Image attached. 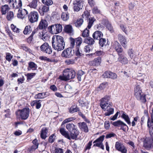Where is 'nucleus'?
<instances>
[{
	"label": "nucleus",
	"mask_w": 153,
	"mask_h": 153,
	"mask_svg": "<svg viewBox=\"0 0 153 153\" xmlns=\"http://www.w3.org/2000/svg\"><path fill=\"white\" fill-rule=\"evenodd\" d=\"M52 43L53 48L58 51L62 50L65 48V43L63 38L61 36H53L52 38Z\"/></svg>",
	"instance_id": "nucleus-1"
},
{
	"label": "nucleus",
	"mask_w": 153,
	"mask_h": 153,
	"mask_svg": "<svg viewBox=\"0 0 153 153\" xmlns=\"http://www.w3.org/2000/svg\"><path fill=\"white\" fill-rule=\"evenodd\" d=\"M59 131L62 135L69 140L76 139L79 133V131L76 129V128L70 131V134L68 131H66L65 129L63 128L60 129Z\"/></svg>",
	"instance_id": "nucleus-2"
},
{
	"label": "nucleus",
	"mask_w": 153,
	"mask_h": 153,
	"mask_svg": "<svg viewBox=\"0 0 153 153\" xmlns=\"http://www.w3.org/2000/svg\"><path fill=\"white\" fill-rule=\"evenodd\" d=\"M134 95L137 100L144 103L146 102V95L142 92V89L140 85L137 84L134 87Z\"/></svg>",
	"instance_id": "nucleus-3"
},
{
	"label": "nucleus",
	"mask_w": 153,
	"mask_h": 153,
	"mask_svg": "<svg viewBox=\"0 0 153 153\" xmlns=\"http://www.w3.org/2000/svg\"><path fill=\"white\" fill-rule=\"evenodd\" d=\"M75 75L76 73L74 70L66 69L63 71V75L60 76L59 78L62 80L66 81L74 78Z\"/></svg>",
	"instance_id": "nucleus-4"
},
{
	"label": "nucleus",
	"mask_w": 153,
	"mask_h": 153,
	"mask_svg": "<svg viewBox=\"0 0 153 153\" xmlns=\"http://www.w3.org/2000/svg\"><path fill=\"white\" fill-rule=\"evenodd\" d=\"M62 29L61 25L60 24H54L48 27L49 32L53 34H56L61 32Z\"/></svg>",
	"instance_id": "nucleus-5"
},
{
	"label": "nucleus",
	"mask_w": 153,
	"mask_h": 153,
	"mask_svg": "<svg viewBox=\"0 0 153 153\" xmlns=\"http://www.w3.org/2000/svg\"><path fill=\"white\" fill-rule=\"evenodd\" d=\"M30 113V109L28 108H24L22 110H18L16 112L17 115H19L21 118L25 120L28 118Z\"/></svg>",
	"instance_id": "nucleus-6"
},
{
	"label": "nucleus",
	"mask_w": 153,
	"mask_h": 153,
	"mask_svg": "<svg viewBox=\"0 0 153 153\" xmlns=\"http://www.w3.org/2000/svg\"><path fill=\"white\" fill-rule=\"evenodd\" d=\"M111 97L109 95H105L100 100V105L102 109H105V107L112 105V103L110 102Z\"/></svg>",
	"instance_id": "nucleus-7"
},
{
	"label": "nucleus",
	"mask_w": 153,
	"mask_h": 153,
	"mask_svg": "<svg viewBox=\"0 0 153 153\" xmlns=\"http://www.w3.org/2000/svg\"><path fill=\"white\" fill-rule=\"evenodd\" d=\"M71 42V47L72 48L74 47L75 42H76V47L79 48V47L82 42V39L81 37H78L75 39L72 37L69 39Z\"/></svg>",
	"instance_id": "nucleus-8"
},
{
	"label": "nucleus",
	"mask_w": 153,
	"mask_h": 153,
	"mask_svg": "<svg viewBox=\"0 0 153 153\" xmlns=\"http://www.w3.org/2000/svg\"><path fill=\"white\" fill-rule=\"evenodd\" d=\"M40 48L41 51L44 53L48 54H51L52 51L51 46H49L48 44L46 42L44 43L41 46Z\"/></svg>",
	"instance_id": "nucleus-9"
},
{
	"label": "nucleus",
	"mask_w": 153,
	"mask_h": 153,
	"mask_svg": "<svg viewBox=\"0 0 153 153\" xmlns=\"http://www.w3.org/2000/svg\"><path fill=\"white\" fill-rule=\"evenodd\" d=\"M39 18L38 13L35 11L31 12L28 16L29 21L32 23L38 21Z\"/></svg>",
	"instance_id": "nucleus-10"
},
{
	"label": "nucleus",
	"mask_w": 153,
	"mask_h": 153,
	"mask_svg": "<svg viewBox=\"0 0 153 153\" xmlns=\"http://www.w3.org/2000/svg\"><path fill=\"white\" fill-rule=\"evenodd\" d=\"M112 124L115 127H120V129L125 131L126 129V127L128 128L127 125L123 122L120 120H118L117 121L112 122H111Z\"/></svg>",
	"instance_id": "nucleus-11"
},
{
	"label": "nucleus",
	"mask_w": 153,
	"mask_h": 153,
	"mask_svg": "<svg viewBox=\"0 0 153 153\" xmlns=\"http://www.w3.org/2000/svg\"><path fill=\"white\" fill-rule=\"evenodd\" d=\"M83 1L82 0H76L74 2L73 8L75 11L78 12L81 9L83 6Z\"/></svg>",
	"instance_id": "nucleus-12"
},
{
	"label": "nucleus",
	"mask_w": 153,
	"mask_h": 153,
	"mask_svg": "<svg viewBox=\"0 0 153 153\" xmlns=\"http://www.w3.org/2000/svg\"><path fill=\"white\" fill-rule=\"evenodd\" d=\"M143 146L147 150L150 149L152 147L153 142L149 138H143Z\"/></svg>",
	"instance_id": "nucleus-13"
},
{
	"label": "nucleus",
	"mask_w": 153,
	"mask_h": 153,
	"mask_svg": "<svg viewBox=\"0 0 153 153\" xmlns=\"http://www.w3.org/2000/svg\"><path fill=\"white\" fill-rule=\"evenodd\" d=\"M72 47H69L63 51L62 53V56L69 58L71 57L74 53V51H72Z\"/></svg>",
	"instance_id": "nucleus-14"
},
{
	"label": "nucleus",
	"mask_w": 153,
	"mask_h": 153,
	"mask_svg": "<svg viewBox=\"0 0 153 153\" xmlns=\"http://www.w3.org/2000/svg\"><path fill=\"white\" fill-rule=\"evenodd\" d=\"M48 25V23L45 19H42L39 22L37 28L41 30L45 29L47 28Z\"/></svg>",
	"instance_id": "nucleus-15"
},
{
	"label": "nucleus",
	"mask_w": 153,
	"mask_h": 153,
	"mask_svg": "<svg viewBox=\"0 0 153 153\" xmlns=\"http://www.w3.org/2000/svg\"><path fill=\"white\" fill-rule=\"evenodd\" d=\"M113 47L118 54L122 52L123 50L121 45L117 41H115L113 44Z\"/></svg>",
	"instance_id": "nucleus-16"
},
{
	"label": "nucleus",
	"mask_w": 153,
	"mask_h": 153,
	"mask_svg": "<svg viewBox=\"0 0 153 153\" xmlns=\"http://www.w3.org/2000/svg\"><path fill=\"white\" fill-rule=\"evenodd\" d=\"M101 59L100 56L95 59L94 60L90 61L89 64L91 66H98L100 64Z\"/></svg>",
	"instance_id": "nucleus-17"
},
{
	"label": "nucleus",
	"mask_w": 153,
	"mask_h": 153,
	"mask_svg": "<svg viewBox=\"0 0 153 153\" xmlns=\"http://www.w3.org/2000/svg\"><path fill=\"white\" fill-rule=\"evenodd\" d=\"M12 4L13 8L17 9L21 7L22 6V2L21 0H13Z\"/></svg>",
	"instance_id": "nucleus-18"
},
{
	"label": "nucleus",
	"mask_w": 153,
	"mask_h": 153,
	"mask_svg": "<svg viewBox=\"0 0 153 153\" xmlns=\"http://www.w3.org/2000/svg\"><path fill=\"white\" fill-rule=\"evenodd\" d=\"M28 12L25 9L21 10L20 9L18 10V13L17 14V16L18 18L23 19L25 16L27 14Z\"/></svg>",
	"instance_id": "nucleus-19"
},
{
	"label": "nucleus",
	"mask_w": 153,
	"mask_h": 153,
	"mask_svg": "<svg viewBox=\"0 0 153 153\" xmlns=\"http://www.w3.org/2000/svg\"><path fill=\"white\" fill-rule=\"evenodd\" d=\"M118 38L122 46L124 48H126L127 42L126 41L125 37L122 34H119L118 35Z\"/></svg>",
	"instance_id": "nucleus-20"
},
{
	"label": "nucleus",
	"mask_w": 153,
	"mask_h": 153,
	"mask_svg": "<svg viewBox=\"0 0 153 153\" xmlns=\"http://www.w3.org/2000/svg\"><path fill=\"white\" fill-rule=\"evenodd\" d=\"M78 125L79 128L82 131L85 132L88 131V127L86 123L85 122H80L78 123Z\"/></svg>",
	"instance_id": "nucleus-21"
},
{
	"label": "nucleus",
	"mask_w": 153,
	"mask_h": 153,
	"mask_svg": "<svg viewBox=\"0 0 153 153\" xmlns=\"http://www.w3.org/2000/svg\"><path fill=\"white\" fill-rule=\"evenodd\" d=\"M112 105L109 106H106L105 107V109H103L104 111H106L105 113V115L106 116H109L112 114L114 113V109L111 108Z\"/></svg>",
	"instance_id": "nucleus-22"
},
{
	"label": "nucleus",
	"mask_w": 153,
	"mask_h": 153,
	"mask_svg": "<svg viewBox=\"0 0 153 153\" xmlns=\"http://www.w3.org/2000/svg\"><path fill=\"white\" fill-rule=\"evenodd\" d=\"M103 36L102 32L99 31H96L93 34L92 36L94 39L99 40Z\"/></svg>",
	"instance_id": "nucleus-23"
},
{
	"label": "nucleus",
	"mask_w": 153,
	"mask_h": 153,
	"mask_svg": "<svg viewBox=\"0 0 153 153\" xmlns=\"http://www.w3.org/2000/svg\"><path fill=\"white\" fill-rule=\"evenodd\" d=\"M102 23L105 25L106 28L111 33H112L114 32L113 27L111 24L108 22V20L106 19H104L103 20Z\"/></svg>",
	"instance_id": "nucleus-24"
},
{
	"label": "nucleus",
	"mask_w": 153,
	"mask_h": 153,
	"mask_svg": "<svg viewBox=\"0 0 153 153\" xmlns=\"http://www.w3.org/2000/svg\"><path fill=\"white\" fill-rule=\"evenodd\" d=\"M42 100H40L33 101L31 103V105L32 106H36V108L37 109H39L41 106V103Z\"/></svg>",
	"instance_id": "nucleus-25"
},
{
	"label": "nucleus",
	"mask_w": 153,
	"mask_h": 153,
	"mask_svg": "<svg viewBox=\"0 0 153 153\" xmlns=\"http://www.w3.org/2000/svg\"><path fill=\"white\" fill-rule=\"evenodd\" d=\"M48 129L46 127L43 128L41 130L40 136L42 139H45L47 137V134L48 132Z\"/></svg>",
	"instance_id": "nucleus-26"
},
{
	"label": "nucleus",
	"mask_w": 153,
	"mask_h": 153,
	"mask_svg": "<svg viewBox=\"0 0 153 153\" xmlns=\"http://www.w3.org/2000/svg\"><path fill=\"white\" fill-rule=\"evenodd\" d=\"M49 10V7L45 5H43L42 7H40L39 12L41 16H43L45 13L47 12Z\"/></svg>",
	"instance_id": "nucleus-27"
},
{
	"label": "nucleus",
	"mask_w": 153,
	"mask_h": 153,
	"mask_svg": "<svg viewBox=\"0 0 153 153\" xmlns=\"http://www.w3.org/2000/svg\"><path fill=\"white\" fill-rule=\"evenodd\" d=\"M119 61L123 64H126L128 63V60L126 57L121 54H119Z\"/></svg>",
	"instance_id": "nucleus-28"
},
{
	"label": "nucleus",
	"mask_w": 153,
	"mask_h": 153,
	"mask_svg": "<svg viewBox=\"0 0 153 153\" xmlns=\"http://www.w3.org/2000/svg\"><path fill=\"white\" fill-rule=\"evenodd\" d=\"M10 9V8L7 4L2 6L1 7V12L2 14H5Z\"/></svg>",
	"instance_id": "nucleus-29"
},
{
	"label": "nucleus",
	"mask_w": 153,
	"mask_h": 153,
	"mask_svg": "<svg viewBox=\"0 0 153 153\" xmlns=\"http://www.w3.org/2000/svg\"><path fill=\"white\" fill-rule=\"evenodd\" d=\"M85 73L81 70H79L77 74V78L79 81H80L82 79L84 78Z\"/></svg>",
	"instance_id": "nucleus-30"
},
{
	"label": "nucleus",
	"mask_w": 153,
	"mask_h": 153,
	"mask_svg": "<svg viewBox=\"0 0 153 153\" xmlns=\"http://www.w3.org/2000/svg\"><path fill=\"white\" fill-rule=\"evenodd\" d=\"M64 30L65 32L68 33H71L73 31L72 27L70 25H65L64 28Z\"/></svg>",
	"instance_id": "nucleus-31"
},
{
	"label": "nucleus",
	"mask_w": 153,
	"mask_h": 153,
	"mask_svg": "<svg viewBox=\"0 0 153 153\" xmlns=\"http://www.w3.org/2000/svg\"><path fill=\"white\" fill-rule=\"evenodd\" d=\"M69 13L67 12H63L61 14V19L64 21L68 20L69 18Z\"/></svg>",
	"instance_id": "nucleus-32"
},
{
	"label": "nucleus",
	"mask_w": 153,
	"mask_h": 153,
	"mask_svg": "<svg viewBox=\"0 0 153 153\" xmlns=\"http://www.w3.org/2000/svg\"><path fill=\"white\" fill-rule=\"evenodd\" d=\"M39 0H32V1L28 5L30 8L36 9L37 5Z\"/></svg>",
	"instance_id": "nucleus-33"
},
{
	"label": "nucleus",
	"mask_w": 153,
	"mask_h": 153,
	"mask_svg": "<svg viewBox=\"0 0 153 153\" xmlns=\"http://www.w3.org/2000/svg\"><path fill=\"white\" fill-rule=\"evenodd\" d=\"M121 117L129 125L131 124L130 119L129 116L126 113H123L122 114Z\"/></svg>",
	"instance_id": "nucleus-34"
},
{
	"label": "nucleus",
	"mask_w": 153,
	"mask_h": 153,
	"mask_svg": "<svg viewBox=\"0 0 153 153\" xmlns=\"http://www.w3.org/2000/svg\"><path fill=\"white\" fill-rule=\"evenodd\" d=\"M37 65L33 62H30L28 63V69L30 68L32 70H35L37 69Z\"/></svg>",
	"instance_id": "nucleus-35"
},
{
	"label": "nucleus",
	"mask_w": 153,
	"mask_h": 153,
	"mask_svg": "<svg viewBox=\"0 0 153 153\" xmlns=\"http://www.w3.org/2000/svg\"><path fill=\"white\" fill-rule=\"evenodd\" d=\"M66 128L69 131L76 128V126L73 123H68L66 125Z\"/></svg>",
	"instance_id": "nucleus-36"
},
{
	"label": "nucleus",
	"mask_w": 153,
	"mask_h": 153,
	"mask_svg": "<svg viewBox=\"0 0 153 153\" xmlns=\"http://www.w3.org/2000/svg\"><path fill=\"white\" fill-rule=\"evenodd\" d=\"M32 31V29L30 26H26L23 31V33L25 35L30 33Z\"/></svg>",
	"instance_id": "nucleus-37"
},
{
	"label": "nucleus",
	"mask_w": 153,
	"mask_h": 153,
	"mask_svg": "<svg viewBox=\"0 0 153 153\" xmlns=\"http://www.w3.org/2000/svg\"><path fill=\"white\" fill-rule=\"evenodd\" d=\"M107 44V43L105 39L102 38L99 39V44L101 47L105 46Z\"/></svg>",
	"instance_id": "nucleus-38"
},
{
	"label": "nucleus",
	"mask_w": 153,
	"mask_h": 153,
	"mask_svg": "<svg viewBox=\"0 0 153 153\" xmlns=\"http://www.w3.org/2000/svg\"><path fill=\"white\" fill-rule=\"evenodd\" d=\"M147 120V126H149V123L150 122V120L149 117L143 116L141 118V125L143 124L145 121Z\"/></svg>",
	"instance_id": "nucleus-39"
},
{
	"label": "nucleus",
	"mask_w": 153,
	"mask_h": 153,
	"mask_svg": "<svg viewBox=\"0 0 153 153\" xmlns=\"http://www.w3.org/2000/svg\"><path fill=\"white\" fill-rule=\"evenodd\" d=\"M45 32L44 30H42V39L44 41H46L48 39L49 36L48 33H45Z\"/></svg>",
	"instance_id": "nucleus-40"
},
{
	"label": "nucleus",
	"mask_w": 153,
	"mask_h": 153,
	"mask_svg": "<svg viewBox=\"0 0 153 153\" xmlns=\"http://www.w3.org/2000/svg\"><path fill=\"white\" fill-rule=\"evenodd\" d=\"M85 41L86 43L90 45H93L95 42L94 39L90 37L85 39Z\"/></svg>",
	"instance_id": "nucleus-41"
},
{
	"label": "nucleus",
	"mask_w": 153,
	"mask_h": 153,
	"mask_svg": "<svg viewBox=\"0 0 153 153\" xmlns=\"http://www.w3.org/2000/svg\"><path fill=\"white\" fill-rule=\"evenodd\" d=\"M14 16L13 12L10 11L7 13V18L9 21H11L14 18Z\"/></svg>",
	"instance_id": "nucleus-42"
},
{
	"label": "nucleus",
	"mask_w": 153,
	"mask_h": 153,
	"mask_svg": "<svg viewBox=\"0 0 153 153\" xmlns=\"http://www.w3.org/2000/svg\"><path fill=\"white\" fill-rule=\"evenodd\" d=\"M79 110V108L76 106H71L69 109V112L71 113H73L76 112Z\"/></svg>",
	"instance_id": "nucleus-43"
},
{
	"label": "nucleus",
	"mask_w": 153,
	"mask_h": 153,
	"mask_svg": "<svg viewBox=\"0 0 153 153\" xmlns=\"http://www.w3.org/2000/svg\"><path fill=\"white\" fill-rule=\"evenodd\" d=\"M83 22V21L82 19H79L74 23V24L76 26L79 27L82 25Z\"/></svg>",
	"instance_id": "nucleus-44"
},
{
	"label": "nucleus",
	"mask_w": 153,
	"mask_h": 153,
	"mask_svg": "<svg viewBox=\"0 0 153 153\" xmlns=\"http://www.w3.org/2000/svg\"><path fill=\"white\" fill-rule=\"evenodd\" d=\"M42 3L47 6L52 5L53 4L52 0H42Z\"/></svg>",
	"instance_id": "nucleus-45"
},
{
	"label": "nucleus",
	"mask_w": 153,
	"mask_h": 153,
	"mask_svg": "<svg viewBox=\"0 0 153 153\" xmlns=\"http://www.w3.org/2000/svg\"><path fill=\"white\" fill-rule=\"evenodd\" d=\"M94 18H89L88 20V25L87 26V27L88 29H90L92 26L94 22Z\"/></svg>",
	"instance_id": "nucleus-46"
},
{
	"label": "nucleus",
	"mask_w": 153,
	"mask_h": 153,
	"mask_svg": "<svg viewBox=\"0 0 153 153\" xmlns=\"http://www.w3.org/2000/svg\"><path fill=\"white\" fill-rule=\"evenodd\" d=\"M20 48L29 53H30L32 52L31 50L27 46H25V45H22L20 46Z\"/></svg>",
	"instance_id": "nucleus-47"
},
{
	"label": "nucleus",
	"mask_w": 153,
	"mask_h": 153,
	"mask_svg": "<svg viewBox=\"0 0 153 153\" xmlns=\"http://www.w3.org/2000/svg\"><path fill=\"white\" fill-rule=\"evenodd\" d=\"M124 145L121 143L117 141L115 145V149L118 151Z\"/></svg>",
	"instance_id": "nucleus-48"
},
{
	"label": "nucleus",
	"mask_w": 153,
	"mask_h": 153,
	"mask_svg": "<svg viewBox=\"0 0 153 153\" xmlns=\"http://www.w3.org/2000/svg\"><path fill=\"white\" fill-rule=\"evenodd\" d=\"M75 119L76 118L75 117H71L66 118L62 122V124H64L71 121L74 120H75Z\"/></svg>",
	"instance_id": "nucleus-49"
},
{
	"label": "nucleus",
	"mask_w": 153,
	"mask_h": 153,
	"mask_svg": "<svg viewBox=\"0 0 153 153\" xmlns=\"http://www.w3.org/2000/svg\"><path fill=\"white\" fill-rule=\"evenodd\" d=\"M109 75V78H111L113 79H115L117 78V75L115 73L110 71Z\"/></svg>",
	"instance_id": "nucleus-50"
},
{
	"label": "nucleus",
	"mask_w": 153,
	"mask_h": 153,
	"mask_svg": "<svg viewBox=\"0 0 153 153\" xmlns=\"http://www.w3.org/2000/svg\"><path fill=\"white\" fill-rule=\"evenodd\" d=\"M34 98L36 99H42L44 98L42 93H40L36 94L34 96Z\"/></svg>",
	"instance_id": "nucleus-51"
},
{
	"label": "nucleus",
	"mask_w": 153,
	"mask_h": 153,
	"mask_svg": "<svg viewBox=\"0 0 153 153\" xmlns=\"http://www.w3.org/2000/svg\"><path fill=\"white\" fill-rule=\"evenodd\" d=\"M104 54V53L102 51H97L95 53H92L91 54H90V56H92V55H95L96 56H102Z\"/></svg>",
	"instance_id": "nucleus-52"
},
{
	"label": "nucleus",
	"mask_w": 153,
	"mask_h": 153,
	"mask_svg": "<svg viewBox=\"0 0 153 153\" xmlns=\"http://www.w3.org/2000/svg\"><path fill=\"white\" fill-rule=\"evenodd\" d=\"M89 31L86 28L83 31L82 34V36L84 37H87L89 36Z\"/></svg>",
	"instance_id": "nucleus-53"
},
{
	"label": "nucleus",
	"mask_w": 153,
	"mask_h": 153,
	"mask_svg": "<svg viewBox=\"0 0 153 153\" xmlns=\"http://www.w3.org/2000/svg\"><path fill=\"white\" fill-rule=\"evenodd\" d=\"M133 52V50L132 49H129L128 51V55L131 59L133 58L134 55Z\"/></svg>",
	"instance_id": "nucleus-54"
},
{
	"label": "nucleus",
	"mask_w": 153,
	"mask_h": 153,
	"mask_svg": "<svg viewBox=\"0 0 153 153\" xmlns=\"http://www.w3.org/2000/svg\"><path fill=\"white\" fill-rule=\"evenodd\" d=\"M84 51L87 53H89L92 50V47L90 45L85 46L84 48Z\"/></svg>",
	"instance_id": "nucleus-55"
},
{
	"label": "nucleus",
	"mask_w": 153,
	"mask_h": 153,
	"mask_svg": "<svg viewBox=\"0 0 153 153\" xmlns=\"http://www.w3.org/2000/svg\"><path fill=\"white\" fill-rule=\"evenodd\" d=\"M104 137L105 136L104 135H102V136H100L99 137L94 141V143L98 142H102L103 140Z\"/></svg>",
	"instance_id": "nucleus-56"
},
{
	"label": "nucleus",
	"mask_w": 153,
	"mask_h": 153,
	"mask_svg": "<svg viewBox=\"0 0 153 153\" xmlns=\"http://www.w3.org/2000/svg\"><path fill=\"white\" fill-rule=\"evenodd\" d=\"M56 136H55L54 134H53L51 135L49 138L48 141L50 143H53L54 141L55 137Z\"/></svg>",
	"instance_id": "nucleus-57"
},
{
	"label": "nucleus",
	"mask_w": 153,
	"mask_h": 153,
	"mask_svg": "<svg viewBox=\"0 0 153 153\" xmlns=\"http://www.w3.org/2000/svg\"><path fill=\"white\" fill-rule=\"evenodd\" d=\"M149 128V133L150 135L153 136V124H149V126H148Z\"/></svg>",
	"instance_id": "nucleus-58"
},
{
	"label": "nucleus",
	"mask_w": 153,
	"mask_h": 153,
	"mask_svg": "<svg viewBox=\"0 0 153 153\" xmlns=\"http://www.w3.org/2000/svg\"><path fill=\"white\" fill-rule=\"evenodd\" d=\"M36 75V73H28L27 74V79L30 80L32 79L33 76H35Z\"/></svg>",
	"instance_id": "nucleus-59"
},
{
	"label": "nucleus",
	"mask_w": 153,
	"mask_h": 153,
	"mask_svg": "<svg viewBox=\"0 0 153 153\" xmlns=\"http://www.w3.org/2000/svg\"><path fill=\"white\" fill-rule=\"evenodd\" d=\"M118 151L121 152V153H127V150L126 147L123 145Z\"/></svg>",
	"instance_id": "nucleus-60"
},
{
	"label": "nucleus",
	"mask_w": 153,
	"mask_h": 153,
	"mask_svg": "<svg viewBox=\"0 0 153 153\" xmlns=\"http://www.w3.org/2000/svg\"><path fill=\"white\" fill-rule=\"evenodd\" d=\"M6 60L10 62L13 58V56L10 53H6Z\"/></svg>",
	"instance_id": "nucleus-61"
},
{
	"label": "nucleus",
	"mask_w": 153,
	"mask_h": 153,
	"mask_svg": "<svg viewBox=\"0 0 153 153\" xmlns=\"http://www.w3.org/2000/svg\"><path fill=\"white\" fill-rule=\"evenodd\" d=\"M65 62L68 65L73 64L74 63V60L73 59H68L66 60Z\"/></svg>",
	"instance_id": "nucleus-62"
},
{
	"label": "nucleus",
	"mask_w": 153,
	"mask_h": 153,
	"mask_svg": "<svg viewBox=\"0 0 153 153\" xmlns=\"http://www.w3.org/2000/svg\"><path fill=\"white\" fill-rule=\"evenodd\" d=\"M76 50H75L76 55L78 56H80L82 55V54L80 52L79 48H77V47H76Z\"/></svg>",
	"instance_id": "nucleus-63"
},
{
	"label": "nucleus",
	"mask_w": 153,
	"mask_h": 153,
	"mask_svg": "<svg viewBox=\"0 0 153 153\" xmlns=\"http://www.w3.org/2000/svg\"><path fill=\"white\" fill-rule=\"evenodd\" d=\"M107 85V83H103L100 85L99 88L100 90H103L106 87Z\"/></svg>",
	"instance_id": "nucleus-64"
}]
</instances>
